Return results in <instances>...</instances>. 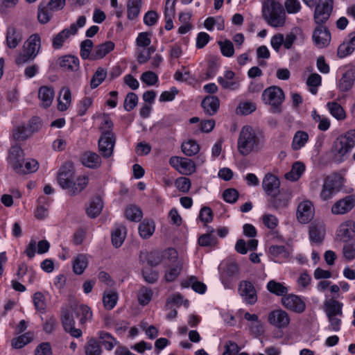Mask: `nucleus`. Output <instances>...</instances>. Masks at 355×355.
<instances>
[{
  "label": "nucleus",
  "instance_id": "nucleus-37",
  "mask_svg": "<svg viewBox=\"0 0 355 355\" xmlns=\"http://www.w3.org/2000/svg\"><path fill=\"white\" fill-rule=\"evenodd\" d=\"M58 109L60 111H65L71 103V92L69 88L63 87L60 91L59 96Z\"/></svg>",
  "mask_w": 355,
  "mask_h": 355
},
{
  "label": "nucleus",
  "instance_id": "nucleus-11",
  "mask_svg": "<svg viewBox=\"0 0 355 355\" xmlns=\"http://www.w3.org/2000/svg\"><path fill=\"white\" fill-rule=\"evenodd\" d=\"M355 207V196L349 195L336 201L331 207V212L336 215L348 213Z\"/></svg>",
  "mask_w": 355,
  "mask_h": 355
},
{
  "label": "nucleus",
  "instance_id": "nucleus-12",
  "mask_svg": "<svg viewBox=\"0 0 355 355\" xmlns=\"http://www.w3.org/2000/svg\"><path fill=\"white\" fill-rule=\"evenodd\" d=\"M239 291L241 296L247 304H254L257 301L256 289L250 282L241 281L239 283Z\"/></svg>",
  "mask_w": 355,
  "mask_h": 355
},
{
  "label": "nucleus",
  "instance_id": "nucleus-26",
  "mask_svg": "<svg viewBox=\"0 0 355 355\" xmlns=\"http://www.w3.org/2000/svg\"><path fill=\"white\" fill-rule=\"evenodd\" d=\"M40 37L38 34L31 35L24 42L23 49L33 56L36 57L40 49Z\"/></svg>",
  "mask_w": 355,
  "mask_h": 355
},
{
  "label": "nucleus",
  "instance_id": "nucleus-64",
  "mask_svg": "<svg viewBox=\"0 0 355 355\" xmlns=\"http://www.w3.org/2000/svg\"><path fill=\"white\" fill-rule=\"evenodd\" d=\"M33 303L35 309L40 311L44 312L46 308L45 297L41 292H37L33 295Z\"/></svg>",
  "mask_w": 355,
  "mask_h": 355
},
{
  "label": "nucleus",
  "instance_id": "nucleus-4",
  "mask_svg": "<svg viewBox=\"0 0 355 355\" xmlns=\"http://www.w3.org/2000/svg\"><path fill=\"white\" fill-rule=\"evenodd\" d=\"M262 98L266 104L270 106L272 113L279 114L282 112V104L285 99L284 91L277 86H271L263 90Z\"/></svg>",
  "mask_w": 355,
  "mask_h": 355
},
{
  "label": "nucleus",
  "instance_id": "nucleus-24",
  "mask_svg": "<svg viewBox=\"0 0 355 355\" xmlns=\"http://www.w3.org/2000/svg\"><path fill=\"white\" fill-rule=\"evenodd\" d=\"M77 33L76 25L71 24L69 28H64L57 34L53 40V46L54 49H60L62 46L64 42L71 35Z\"/></svg>",
  "mask_w": 355,
  "mask_h": 355
},
{
  "label": "nucleus",
  "instance_id": "nucleus-29",
  "mask_svg": "<svg viewBox=\"0 0 355 355\" xmlns=\"http://www.w3.org/2000/svg\"><path fill=\"white\" fill-rule=\"evenodd\" d=\"M219 99L215 96H206L201 103L204 111L209 115H214L219 108Z\"/></svg>",
  "mask_w": 355,
  "mask_h": 355
},
{
  "label": "nucleus",
  "instance_id": "nucleus-33",
  "mask_svg": "<svg viewBox=\"0 0 355 355\" xmlns=\"http://www.w3.org/2000/svg\"><path fill=\"white\" fill-rule=\"evenodd\" d=\"M38 97L42 101V105L46 108L49 107L54 97V92L51 87L42 86L38 92Z\"/></svg>",
  "mask_w": 355,
  "mask_h": 355
},
{
  "label": "nucleus",
  "instance_id": "nucleus-7",
  "mask_svg": "<svg viewBox=\"0 0 355 355\" xmlns=\"http://www.w3.org/2000/svg\"><path fill=\"white\" fill-rule=\"evenodd\" d=\"M60 321L64 331L69 333L72 337L78 338L82 336L83 332L80 329L75 327L73 314L68 309H61Z\"/></svg>",
  "mask_w": 355,
  "mask_h": 355
},
{
  "label": "nucleus",
  "instance_id": "nucleus-10",
  "mask_svg": "<svg viewBox=\"0 0 355 355\" xmlns=\"http://www.w3.org/2000/svg\"><path fill=\"white\" fill-rule=\"evenodd\" d=\"M268 321L271 325L277 328L284 329L290 323V317L285 311L275 309L269 313Z\"/></svg>",
  "mask_w": 355,
  "mask_h": 355
},
{
  "label": "nucleus",
  "instance_id": "nucleus-60",
  "mask_svg": "<svg viewBox=\"0 0 355 355\" xmlns=\"http://www.w3.org/2000/svg\"><path fill=\"white\" fill-rule=\"evenodd\" d=\"M93 42L91 40L87 39L80 43V56L83 60H90Z\"/></svg>",
  "mask_w": 355,
  "mask_h": 355
},
{
  "label": "nucleus",
  "instance_id": "nucleus-49",
  "mask_svg": "<svg viewBox=\"0 0 355 355\" xmlns=\"http://www.w3.org/2000/svg\"><path fill=\"white\" fill-rule=\"evenodd\" d=\"M330 113L338 120H343L346 117L343 107L336 102H329L327 105Z\"/></svg>",
  "mask_w": 355,
  "mask_h": 355
},
{
  "label": "nucleus",
  "instance_id": "nucleus-45",
  "mask_svg": "<svg viewBox=\"0 0 355 355\" xmlns=\"http://www.w3.org/2000/svg\"><path fill=\"white\" fill-rule=\"evenodd\" d=\"M31 132L25 125L15 127L12 130V137L16 141H24L31 135Z\"/></svg>",
  "mask_w": 355,
  "mask_h": 355
},
{
  "label": "nucleus",
  "instance_id": "nucleus-46",
  "mask_svg": "<svg viewBox=\"0 0 355 355\" xmlns=\"http://www.w3.org/2000/svg\"><path fill=\"white\" fill-rule=\"evenodd\" d=\"M33 339V334L28 331L12 340V346L15 349H21L30 343Z\"/></svg>",
  "mask_w": 355,
  "mask_h": 355
},
{
  "label": "nucleus",
  "instance_id": "nucleus-57",
  "mask_svg": "<svg viewBox=\"0 0 355 355\" xmlns=\"http://www.w3.org/2000/svg\"><path fill=\"white\" fill-rule=\"evenodd\" d=\"M181 161L179 171L180 173L188 175L195 172V164L191 159L182 157Z\"/></svg>",
  "mask_w": 355,
  "mask_h": 355
},
{
  "label": "nucleus",
  "instance_id": "nucleus-56",
  "mask_svg": "<svg viewBox=\"0 0 355 355\" xmlns=\"http://www.w3.org/2000/svg\"><path fill=\"white\" fill-rule=\"evenodd\" d=\"M182 150L187 156H193L200 150L199 145L193 140H189L182 144Z\"/></svg>",
  "mask_w": 355,
  "mask_h": 355
},
{
  "label": "nucleus",
  "instance_id": "nucleus-38",
  "mask_svg": "<svg viewBox=\"0 0 355 355\" xmlns=\"http://www.w3.org/2000/svg\"><path fill=\"white\" fill-rule=\"evenodd\" d=\"M126 236L125 228L123 226L116 227L111 234L112 243L118 248L121 246Z\"/></svg>",
  "mask_w": 355,
  "mask_h": 355
},
{
  "label": "nucleus",
  "instance_id": "nucleus-31",
  "mask_svg": "<svg viewBox=\"0 0 355 355\" xmlns=\"http://www.w3.org/2000/svg\"><path fill=\"white\" fill-rule=\"evenodd\" d=\"M72 311L76 314L77 318H80V324L81 325H84L88 320H92V312L91 309L87 305H76L73 307Z\"/></svg>",
  "mask_w": 355,
  "mask_h": 355
},
{
  "label": "nucleus",
  "instance_id": "nucleus-59",
  "mask_svg": "<svg viewBox=\"0 0 355 355\" xmlns=\"http://www.w3.org/2000/svg\"><path fill=\"white\" fill-rule=\"evenodd\" d=\"M190 284L192 288L198 293L202 294L206 291V285L202 282H198L195 276H191L189 278V282L182 283V284L184 287H187Z\"/></svg>",
  "mask_w": 355,
  "mask_h": 355
},
{
  "label": "nucleus",
  "instance_id": "nucleus-51",
  "mask_svg": "<svg viewBox=\"0 0 355 355\" xmlns=\"http://www.w3.org/2000/svg\"><path fill=\"white\" fill-rule=\"evenodd\" d=\"M155 231V225L153 221L144 220L139 226V232L144 239L149 238Z\"/></svg>",
  "mask_w": 355,
  "mask_h": 355
},
{
  "label": "nucleus",
  "instance_id": "nucleus-36",
  "mask_svg": "<svg viewBox=\"0 0 355 355\" xmlns=\"http://www.w3.org/2000/svg\"><path fill=\"white\" fill-rule=\"evenodd\" d=\"M309 140V135L307 132L298 130L294 135L291 147L293 150H298L305 146Z\"/></svg>",
  "mask_w": 355,
  "mask_h": 355
},
{
  "label": "nucleus",
  "instance_id": "nucleus-42",
  "mask_svg": "<svg viewBox=\"0 0 355 355\" xmlns=\"http://www.w3.org/2000/svg\"><path fill=\"white\" fill-rule=\"evenodd\" d=\"M118 300V293L114 291H105L103 297L104 307L107 310L112 309Z\"/></svg>",
  "mask_w": 355,
  "mask_h": 355
},
{
  "label": "nucleus",
  "instance_id": "nucleus-43",
  "mask_svg": "<svg viewBox=\"0 0 355 355\" xmlns=\"http://www.w3.org/2000/svg\"><path fill=\"white\" fill-rule=\"evenodd\" d=\"M304 169V165L302 162H297L293 164L291 171L285 174V178L291 181H296L302 175Z\"/></svg>",
  "mask_w": 355,
  "mask_h": 355
},
{
  "label": "nucleus",
  "instance_id": "nucleus-14",
  "mask_svg": "<svg viewBox=\"0 0 355 355\" xmlns=\"http://www.w3.org/2000/svg\"><path fill=\"white\" fill-rule=\"evenodd\" d=\"M314 214V208L311 202L309 200L300 202L297 209V218L301 223H309Z\"/></svg>",
  "mask_w": 355,
  "mask_h": 355
},
{
  "label": "nucleus",
  "instance_id": "nucleus-47",
  "mask_svg": "<svg viewBox=\"0 0 355 355\" xmlns=\"http://www.w3.org/2000/svg\"><path fill=\"white\" fill-rule=\"evenodd\" d=\"M214 230L211 229L208 233L201 235L198 238V244L202 247H213L218 244V240L213 235Z\"/></svg>",
  "mask_w": 355,
  "mask_h": 355
},
{
  "label": "nucleus",
  "instance_id": "nucleus-48",
  "mask_svg": "<svg viewBox=\"0 0 355 355\" xmlns=\"http://www.w3.org/2000/svg\"><path fill=\"white\" fill-rule=\"evenodd\" d=\"M143 257L145 261H146L148 264L150 266H156L159 265L162 260L159 252L156 251L145 253L141 252L140 254L141 260H142Z\"/></svg>",
  "mask_w": 355,
  "mask_h": 355
},
{
  "label": "nucleus",
  "instance_id": "nucleus-35",
  "mask_svg": "<svg viewBox=\"0 0 355 355\" xmlns=\"http://www.w3.org/2000/svg\"><path fill=\"white\" fill-rule=\"evenodd\" d=\"M20 168L15 170L19 174H28L34 173L38 169V162L33 159H22L20 162Z\"/></svg>",
  "mask_w": 355,
  "mask_h": 355
},
{
  "label": "nucleus",
  "instance_id": "nucleus-19",
  "mask_svg": "<svg viewBox=\"0 0 355 355\" xmlns=\"http://www.w3.org/2000/svg\"><path fill=\"white\" fill-rule=\"evenodd\" d=\"M355 49V31L348 35V40L340 44L338 48L337 55L339 58H343L351 53Z\"/></svg>",
  "mask_w": 355,
  "mask_h": 355
},
{
  "label": "nucleus",
  "instance_id": "nucleus-17",
  "mask_svg": "<svg viewBox=\"0 0 355 355\" xmlns=\"http://www.w3.org/2000/svg\"><path fill=\"white\" fill-rule=\"evenodd\" d=\"M280 181L274 175L267 173L262 182V187L264 191L268 196H274L279 191Z\"/></svg>",
  "mask_w": 355,
  "mask_h": 355
},
{
  "label": "nucleus",
  "instance_id": "nucleus-5",
  "mask_svg": "<svg viewBox=\"0 0 355 355\" xmlns=\"http://www.w3.org/2000/svg\"><path fill=\"white\" fill-rule=\"evenodd\" d=\"M355 146V130H349L345 135L339 136L334 143L337 154L343 157Z\"/></svg>",
  "mask_w": 355,
  "mask_h": 355
},
{
  "label": "nucleus",
  "instance_id": "nucleus-44",
  "mask_svg": "<svg viewBox=\"0 0 355 355\" xmlns=\"http://www.w3.org/2000/svg\"><path fill=\"white\" fill-rule=\"evenodd\" d=\"M101 344L107 350H112L117 344L116 339L110 334L104 331L98 333Z\"/></svg>",
  "mask_w": 355,
  "mask_h": 355
},
{
  "label": "nucleus",
  "instance_id": "nucleus-21",
  "mask_svg": "<svg viewBox=\"0 0 355 355\" xmlns=\"http://www.w3.org/2000/svg\"><path fill=\"white\" fill-rule=\"evenodd\" d=\"M114 48L112 41H107L103 44L96 45L91 53L90 60H96L102 59Z\"/></svg>",
  "mask_w": 355,
  "mask_h": 355
},
{
  "label": "nucleus",
  "instance_id": "nucleus-50",
  "mask_svg": "<svg viewBox=\"0 0 355 355\" xmlns=\"http://www.w3.org/2000/svg\"><path fill=\"white\" fill-rule=\"evenodd\" d=\"M182 269V263L181 261H178L176 263H174L166 271L164 275L165 279L169 282L174 281L180 274Z\"/></svg>",
  "mask_w": 355,
  "mask_h": 355
},
{
  "label": "nucleus",
  "instance_id": "nucleus-61",
  "mask_svg": "<svg viewBox=\"0 0 355 355\" xmlns=\"http://www.w3.org/2000/svg\"><path fill=\"white\" fill-rule=\"evenodd\" d=\"M153 292L150 288L141 287L138 293L137 299L141 305L147 304L151 300Z\"/></svg>",
  "mask_w": 355,
  "mask_h": 355
},
{
  "label": "nucleus",
  "instance_id": "nucleus-23",
  "mask_svg": "<svg viewBox=\"0 0 355 355\" xmlns=\"http://www.w3.org/2000/svg\"><path fill=\"white\" fill-rule=\"evenodd\" d=\"M343 303L335 299L326 300L324 303V310L327 316H340L343 315Z\"/></svg>",
  "mask_w": 355,
  "mask_h": 355
},
{
  "label": "nucleus",
  "instance_id": "nucleus-13",
  "mask_svg": "<svg viewBox=\"0 0 355 355\" xmlns=\"http://www.w3.org/2000/svg\"><path fill=\"white\" fill-rule=\"evenodd\" d=\"M282 303L286 309L298 313L304 312L306 308L305 303L300 297L293 294L282 297Z\"/></svg>",
  "mask_w": 355,
  "mask_h": 355
},
{
  "label": "nucleus",
  "instance_id": "nucleus-62",
  "mask_svg": "<svg viewBox=\"0 0 355 355\" xmlns=\"http://www.w3.org/2000/svg\"><path fill=\"white\" fill-rule=\"evenodd\" d=\"M222 54L226 57H232L234 53V49L233 43L229 40L219 41L218 42Z\"/></svg>",
  "mask_w": 355,
  "mask_h": 355
},
{
  "label": "nucleus",
  "instance_id": "nucleus-39",
  "mask_svg": "<svg viewBox=\"0 0 355 355\" xmlns=\"http://www.w3.org/2000/svg\"><path fill=\"white\" fill-rule=\"evenodd\" d=\"M84 349L85 355H101L103 352L101 344L94 338L88 340Z\"/></svg>",
  "mask_w": 355,
  "mask_h": 355
},
{
  "label": "nucleus",
  "instance_id": "nucleus-6",
  "mask_svg": "<svg viewBox=\"0 0 355 355\" xmlns=\"http://www.w3.org/2000/svg\"><path fill=\"white\" fill-rule=\"evenodd\" d=\"M342 178L338 175L327 177L324 180L320 197L323 200L331 198L334 193L338 192L342 187Z\"/></svg>",
  "mask_w": 355,
  "mask_h": 355
},
{
  "label": "nucleus",
  "instance_id": "nucleus-18",
  "mask_svg": "<svg viewBox=\"0 0 355 355\" xmlns=\"http://www.w3.org/2000/svg\"><path fill=\"white\" fill-rule=\"evenodd\" d=\"M270 199L268 201V206L275 209L284 208L288 205L291 199V193L285 191H279L277 194L270 196Z\"/></svg>",
  "mask_w": 355,
  "mask_h": 355
},
{
  "label": "nucleus",
  "instance_id": "nucleus-63",
  "mask_svg": "<svg viewBox=\"0 0 355 355\" xmlns=\"http://www.w3.org/2000/svg\"><path fill=\"white\" fill-rule=\"evenodd\" d=\"M138 96L134 92H129L124 101L123 107L124 109L130 112L137 105Z\"/></svg>",
  "mask_w": 355,
  "mask_h": 355
},
{
  "label": "nucleus",
  "instance_id": "nucleus-52",
  "mask_svg": "<svg viewBox=\"0 0 355 355\" xmlns=\"http://www.w3.org/2000/svg\"><path fill=\"white\" fill-rule=\"evenodd\" d=\"M106 76L107 71L102 67H98L90 80L91 88L95 89L99 86L105 79Z\"/></svg>",
  "mask_w": 355,
  "mask_h": 355
},
{
  "label": "nucleus",
  "instance_id": "nucleus-9",
  "mask_svg": "<svg viewBox=\"0 0 355 355\" xmlns=\"http://www.w3.org/2000/svg\"><path fill=\"white\" fill-rule=\"evenodd\" d=\"M74 170L71 164L67 163L60 170L58 182L60 186L64 189L70 190L74 180Z\"/></svg>",
  "mask_w": 355,
  "mask_h": 355
},
{
  "label": "nucleus",
  "instance_id": "nucleus-22",
  "mask_svg": "<svg viewBox=\"0 0 355 355\" xmlns=\"http://www.w3.org/2000/svg\"><path fill=\"white\" fill-rule=\"evenodd\" d=\"M59 65L64 71H77L79 69V60L74 55H67L59 58Z\"/></svg>",
  "mask_w": 355,
  "mask_h": 355
},
{
  "label": "nucleus",
  "instance_id": "nucleus-16",
  "mask_svg": "<svg viewBox=\"0 0 355 355\" xmlns=\"http://www.w3.org/2000/svg\"><path fill=\"white\" fill-rule=\"evenodd\" d=\"M313 40L320 48L327 46L331 40V34L328 28L323 26H318L313 34Z\"/></svg>",
  "mask_w": 355,
  "mask_h": 355
},
{
  "label": "nucleus",
  "instance_id": "nucleus-15",
  "mask_svg": "<svg viewBox=\"0 0 355 355\" xmlns=\"http://www.w3.org/2000/svg\"><path fill=\"white\" fill-rule=\"evenodd\" d=\"M355 236V223L347 220L343 223L338 230L337 237L344 243H347Z\"/></svg>",
  "mask_w": 355,
  "mask_h": 355
},
{
  "label": "nucleus",
  "instance_id": "nucleus-2",
  "mask_svg": "<svg viewBox=\"0 0 355 355\" xmlns=\"http://www.w3.org/2000/svg\"><path fill=\"white\" fill-rule=\"evenodd\" d=\"M113 123L108 117H105L99 129L101 135L98 139L99 152L104 157H110L112 153L116 141V137L112 132Z\"/></svg>",
  "mask_w": 355,
  "mask_h": 355
},
{
  "label": "nucleus",
  "instance_id": "nucleus-20",
  "mask_svg": "<svg viewBox=\"0 0 355 355\" xmlns=\"http://www.w3.org/2000/svg\"><path fill=\"white\" fill-rule=\"evenodd\" d=\"M6 45L9 49H15L22 41L21 32L14 26L8 27L6 31Z\"/></svg>",
  "mask_w": 355,
  "mask_h": 355
},
{
  "label": "nucleus",
  "instance_id": "nucleus-25",
  "mask_svg": "<svg viewBox=\"0 0 355 355\" xmlns=\"http://www.w3.org/2000/svg\"><path fill=\"white\" fill-rule=\"evenodd\" d=\"M325 236L324 226L322 223L312 224L309 227V238L311 242L320 245Z\"/></svg>",
  "mask_w": 355,
  "mask_h": 355
},
{
  "label": "nucleus",
  "instance_id": "nucleus-1",
  "mask_svg": "<svg viewBox=\"0 0 355 355\" xmlns=\"http://www.w3.org/2000/svg\"><path fill=\"white\" fill-rule=\"evenodd\" d=\"M262 16L272 27H282L285 24L286 14L282 4L275 0H266L263 3Z\"/></svg>",
  "mask_w": 355,
  "mask_h": 355
},
{
  "label": "nucleus",
  "instance_id": "nucleus-53",
  "mask_svg": "<svg viewBox=\"0 0 355 355\" xmlns=\"http://www.w3.org/2000/svg\"><path fill=\"white\" fill-rule=\"evenodd\" d=\"M125 214L128 220L135 222L140 221L143 216L141 210L135 205H130L128 207L125 209Z\"/></svg>",
  "mask_w": 355,
  "mask_h": 355
},
{
  "label": "nucleus",
  "instance_id": "nucleus-54",
  "mask_svg": "<svg viewBox=\"0 0 355 355\" xmlns=\"http://www.w3.org/2000/svg\"><path fill=\"white\" fill-rule=\"evenodd\" d=\"M87 266V259L84 254H78L73 261V272L77 275H81Z\"/></svg>",
  "mask_w": 355,
  "mask_h": 355
},
{
  "label": "nucleus",
  "instance_id": "nucleus-58",
  "mask_svg": "<svg viewBox=\"0 0 355 355\" xmlns=\"http://www.w3.org/2000/svg\"><path fill=\"white\" fill-rule=\"evenodd\" d=\"M49 8L45 3H41L38 7L37 18L40 23H47L51 17V14L49 12Z\"/></svg>",
  "mask_w": 355,
  "mask_h": 355
},
{
  "label": "nucleus",
  "instance_id": "nucleus-41",
  "mask_svg": "<svg viewBox=\"0 0 355 355\" xmlns=\"http://www.w3.org/2000/svg\"><path fill=\"white\" fill-rule=\"evenodd\" d=\"M268 291L277 296H282V297L287 294L288 288L284 284L277 282L275 280H270L267 284Z\"/></svg>",
  "mask_w": 355,
  "mask_h": 355
},
{
  "label": "nucleus",
  "instance_id": "nucleus-3",
  "mask_svg": "<svg viewBox=\"0 0 355 355\" xmlns=\"http://www.w3.org/2000/svg\"><path fill=\"white\" fill-rule=\"evenodd\" d=\"M259 138L251 127L244 126L238 139V150L242 155H249L257 146Z\"/></svg>",
  "mask_w": 355,
  "mask_h": 355
},
{
  "label": "nucleus",
  "instance_id": "nucleus-27",
  "mask_svg": "<svg viewBox=\"0 0 355 355\" xmlns=\"http://www.w3.org/2000/svg\"><path fill=\"white\" fill-rule=\"evenodd\" d=\"M81 163L86 167L94 168L101 166V157L94 152L87 151L80 156Z\"/></svg>",
  "mask_w": 355,
  "mask_h": 355
},
{
  "label": "nucleus",
  "instance_id": "nucleus-32",
  "mask_svg": "<svg viewBox=\"0 0 355 355\" xmlns=\"http://www.w3.org/2000/svg\"><path fill=\"white\" fill-rule=\"evenodd\" d=\"M234 76L232 71H227L224 77H218V82L224 89L234 90L239 87V82L234 80Z\"/></svg>",
  "mask_w": 355,
  "mask_h": 355
},
{
  "label": "nucleus",
  "instance_id": "nucleus-34",
  "mask_svg": "<svg viewBox=\"0 0 355 355\" xmlns=\"http://www.w3.org/2000/svg\"><path fill=\"white\" fill-rule=\"evenodd\" d=\"M103 207V203L101 198L96 196L92 200L89 206L86 209V213L90 218H96L101 214Z\"/></svg>",
  "mask_w": 355,
  "mask_h": 355
},
{
  "label": "nucleus",
  "instance_id": "nucleus-55",
  "mask_svg": "<svg viewBox=\"0 0 355 355\" xmlns=\"http://www.w3.org/2000/svg\"><path fill=\"white\" fill-rule=\"evenodd\" d=\"M88 184V178L83 176L77 178L76 181L73 182L72 186L69 190L71 196L76 195L80 193Z\"/></svg>",
  "mask_w": 355,
  "mask_h": 355
},
{
  "label": "nucleus",
  "instance_id": "nucleus-8",
  "mask_svg": "<svg viewBox=\"0 0 355 355\" xmlns=\"http://www.w3.org/2000/svg\"><path fill=\"white\" fill-rule=\"evenodd\" d=\"M333 9V0H319L314 12L316 24H322L329 18Z\"/></svg>",
  "mask_w": 355,
  "mask_h": 355
},
{
  "label": "nucleus",
  "instance_id": "nucleus-30",
  "mask_svg": "<svg viewBox=\"0 0 355 355\" xmlns=\"http://www.w3.org/2000/svg\"><path fill=\"white\" fill-rule=\"evenodd\" d=\"M24 157V152L18 145L12 146L9 150L8 159L14 170L20 168V162Z\"/></svg>",
  "mask_w": 355,
  "mask_h": 355
},
{
  "label": "nucleus",
  "instance_id": "nucleus-40",
  "mask_svg": "<svg viewBox=\"0 0 355 355\" xmlns=\"http://www.w3.org/2000/svg\"><path fill=\"white\" fill-rule=\"evenodd\" d=\"M141 8V0H128L127 3L128 18L130 20L136 19Z\"/></svg>",
  "mask_w": 355,
  "mask_h": 355
},
{
  "label": "nucleus",
  "instance_id": "nucleus-28",
  "mask_svg": "<svg viewBox=\"0 0 355 355\" xmlns=\"http://www.w3.org/2000/svg\"><path fill=\"white\" fill-rule=\"evenodd\" d=\"M355 81V70L350 69L345 72L339 80L338 88L341 92L349 91Z\"/></svg>",
  "mask_w": 355,
  "mask_h": 355
}]
</instances>
